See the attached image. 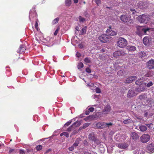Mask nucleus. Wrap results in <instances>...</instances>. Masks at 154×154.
<instances>
[{
	"label": "nucleus",
	"instance_id": "nucleus-36",
	"mask_svg": "<svg viewBox=\"0 0 154 154\" xmlns=\"http://www.w3.org/2000/svg\"><path fill=\"white\" fill-rule=\"evenodd\" d=\"M150 29V28H143L142 29V31L143 32L144 34H146V32L147 31H149Z\"/></svg>",
	"mask_w": 154,
	"mask_h": 154
},
{
	"label": "nucleus",
	"instance_id": "nucleus-8",
	"mask_svg": "<svg viewBox=\"0 0 154 154\" xmlns=\"http://www.w3.org/2000/svg\"><path fill=\"white\" fill-rule=\"evenodd\" d=\"M147 68L149 69H154V60L151 59L149 60L146 63Z\"/></svg>",
	"mask_w": 154,
	"mask_h": 154
},
{
	"label": "nucleus",
	"instance_id": "nucleus-19",
	"mask_svg": "<svg viewBox=\"0 0 154 154\" xmlns=\"http://www.w3.org/2000/svg\"><path fill=\"white\" fill-rule=\"evenodd\" d=\"M26 50L25 46L24 45H21L20 46L18 52L20 54L23 53Z\"/></svg>",
	"mask_w": 154,
	"mask_h": 154
},
{
	"label": "nucleus",
	"instance_id": "nucleus-10",
	"mask_svg": "<svg viewBox=\"0 0 154 154\" xmlns=\"http://www.w3.org/2000/svg\"><path fill=\"white\" fill-rule=\"evenodd\" d=\"M137 79V77L135 76H132L128 78L125 81V83H130L132 82Z\"/></svg>",
	"mask_w": 154,
	"mask_h": 154
},
{
	"label": "nucleus",
	"instance_id": "nucleus-44",
	"mask_svg": "<svg viewBox=\"0 0 154 154\" xmlns=\"http://www.w3.org/2000/svg\"><path fill=\"white\" fill-rule=\"evenodd\" d=\"M146 125L149 128H152L153 127V124L152 123H150L148 124H146Z\"/></svg>",
	"mask_w": 154,
	"mask_h": 154
},
{
	"label": "nucleus",
	"instance_id": "nucleus-64",
	"mask_svg": "<svg viewBox=\"0 0 154 154\" xmlns=\"http://www.w3.org/2000/svg\"><path fill=\"white\" fill-rule=\"evenodd\" d=\"M63 135H64V133L63 132L61 133L60 134V137H62Z\"/></svg>",
	"mask_w": 154,
	"mask_h": 154
},
{
	"label": "nucleus",
	"instance_id": "nucleus-29",
	"mask_svg": "<svg viewBox=\"0 0 154 154\" xmlns=\"http://www.w3.org/2000/svg\"><path fill=\"white\" fill-rule=\"evenodd\" d=\"M111 109V107L109 105H107L104 109V112H109Z\"/></svg>",
	"mask_w": 154,
	"mask_h": 154
},
{
	"label": "nucleus",
	"instance_id": "nucleus-63",
	"mask_svg": "<svg viewBox=\"0 0 154 154\" xmlns=\"http://www.w3.org/2000/svg\"><path fill=\"white\" fill-rule=\"evenodd\" d=\"M75 3H77L78 2V0H73Z\"/></svg>",
	"mask_w": 154,
	"mask_h": 154
},
{
	"label": "nucleus",
	"instance_id": "nucleus-58",
	"mask_svg": "<svg viewBox=\"0 0 154 154\" xmlns=\"http://www.w3.org/2000/svg\"><path fill=\"white\" fill-rule=\"evenodd\" d=\"M139 91H142L145 90L146 89L145 88H139Z\"/></svg>",
	"mask_w": 154,
	"mask_h": 154
},
{
	"label": "nucleus",
	"instance_id": "nucleus-32",
	"mask_svg": "<svg viewBox=\"0 0 154 154\" xmlns=\"http://www.w3.org/2000/svg\"><path fill=\"white\" fill-rule=\"evenodd\" d=\"M119 63L118 62V61H116V62L115 63H114V68H115V69H118L120 67L119 66L117 65Z\"/></svg>",
	"mask_w": 154,
	"mask_h": 154
},
{
	"label": "nucleus",
	"instance_id": "nucleus-7",
	"mask_svg": "<svg viewBox=\"0 0 154 154\" xmlns=\"http://www.w3.org/2000/svg\"><path fill=\"white\" fill-rule=\"evenodd\" d=\"M124 55V52L122 50L116 51L113 54V56L116 58H118Z\"/></svg>",
	"mask_w": 154,
	"mask_h": 154
},
{
	"label": "nucleus",
	"instance_id": "nucleus-35",
	"mask_svg": "<svg viewBox=\"0 0 154 154\" xmlns=\"http://www.w3.org/2000/svg\"><path fill=\"white\" fill-rule=\"evenodd\" d=\"M81 124V122L79 121H77L75 122L72 125H75L76 127H79Z\"/></svg>",
	"mask_w": 154,
	"mask_h": 154
},
{
	"label": "nucleus",
	"instance_id": "nucleus-51",
	"mask_svg": "<svg viewBox=\"0 0 154 154\" xmlns=\"http://www.w3.org/2000/svg\"><path fill=\"white\" fill-rule=\"evenodd\" d=\"M72 125L68 128L67 129V131L69 132L71 131L72 129Z\"/></svg>",
	"mask_w": 154,
	"mask_h": 154
},
{
	"label": "nucleus",
	"instance_id": "nucleus-61",
	"mask_svg": "<svg viewBox=\"0 0 154 154\" xmlns=\"http://www.w3.org/2000/svg\"><path fill=\"white\" fill-rule=\"evenodd\" d=\"M75 29L77 31H79V27L78 26H76L75 28Z\"/></svg>",
	"mask_w": 154,
	"mask_h": 154
},
{
	"label": "nucleus",
	"instance_id": "nucleus-3",
	"mask_svg": "<svg viewBox=\"0 0 154 154\" xmlns=\"http://www.w3.org/2000/svg\"><path fill=\"white\" fill-rule=\"evenodd\" d=\"M37 15L35 11V8H32L30 10L29 13V19L30 20H33L37 19Z\"/></svg>",
	"mask_w": 154,
	"mask_h": 154
},
{
	"label": "nucleus",
	"instance_id": "nucleus-56",
	"mask_svg": "<svg viewBox=\"0 0 154 154\" xmlns=\"http://www.w3.org/2000/svg\"><path fill=\"white\" fill-rule=\"evenodd\" d=\"M76 57H79L81 56V54L79 52H77L76 54Z\"/></svg>",
	"mask_w": 154,
	"mask_h": 154
},
{
	"label": "nucleus",
	"instance_id": "nucleus-24",
	"mask_svg": "<svg viewBox=\"0 0 154 154\" xmlns=\"http://www.w3.org/2000/svg\"><path fill=\"white\" fill-rule=\"evenodd\" d=\"M153 85V83L152 81H150L147 84L146 83H143L142 84V85H146V87L148 88H149L151 86H152Z\"/></svg>",
	"mask_w": 154,
	"mask_h": 154
},
{
	"label": "nucleus",
	"instance_id": "nucleus-52",
	"mask_svg": "<svg viewBox=\"0 0 154 154\" xmlns=\"http://www.w3.org/2000/svg\"><path fill=\"white\" fill-rule=\"evenodd\" d=\"M64 135L66 137H69V134L68 132H64Z\"/></svg>",
	"mask_w": 154,
	"mask_h": 154
},
{
	"label": "nucleus",
	"instance_id": "nucleus-5",
	"mask_svg": "<svg viewBox=\"0 0 154 154\" xmlns=\"http://www.w3.org/2000/svg\"><path fill=\"white\" fill-rule=\"evenodd\" d=\"M88 138L90 140L94 141L95 143L98 144L100 143L99 139L97 138L95 134L93 133L89 134L88 136Z\"/></svg>",
	"mask_w": 154,
	"mask_h": 154
},
{
	"label": "nucleus",
	"instance_id": "nucleus-27",
	"mask_svg": "<svg viewBox=\"0 0 154 154\" xmlns=\"http://www.w3.org/2000/svg\"><path fill=\"white\" fill-rule=\"evenodd\" d=\"M87 28V27L86 26H85L80 31L81 35H83L84 34L86 33V32Z\"/></svg>",
	"mask_w": 154,
	"mask_h": 154
},
{
	"label": "nucleus",
	"instance_id": "nucleus-23",
	"mask_svg": "<svg viewBox=\"0 0 154 154\" xmlns=\"http://www.w3.org/2000/svg\"><path fill=\"white\" fill-rule=\"evenodd\" d=\"M143 81V79L140 78L136 81L135 84L137 85H140L142 84Z\"/></svg>",
	"mask_w": 154,
	"mask_h": 154
},
{
	"label": "nucleus",
	"instance_id": "nucleus-21",
	"mask_svg": "<svg viewBox=\"0 0 154 154\" xmlns=\"http://www.w3.org/2000/svg\"><path fill=\"white\" fill-rule=\"evenodd\" d=\"M143 42L144 44L146 45H148L149 44V40L148 37H145L143 38Z\"/></svg>",
	"mask_w": 154,
	"mask_h": 154
},
{
	"label": "nucleus",
	"instance_id": "nucleus-41",
	"mask_svg": "<svg viewBox=\"0 0 154 154\" xmlns=\"http://www.w3.org/2000/svg\"><path fill=\"white\" fill-rule=\"evenodd\" d=\"M36 149L38 151L41 150L42 149V146L41 145H38L36 147Z\"/></svg>",
	"mask_w": 154,
	"mask_h": 154
},
{
	"label": "nucleus",
	"instance_id": "nucleus-14",
	"mask_svg": "<svg viewBox=\"0 0 154 154\" xmlns=\"http://www.w3.org/2000/svg\"><path fill=\"white\" fill-rule=\"evenodd\" d=\"M117 146L119 148L122 149H125L128 147V145L125 143H119L117 144Z\"/></svg>",
	"mask_w": 154,
	"mask_h": 154
},
{
	"label": "nucleus",
	"instance_id": "nucleus-59",
	"mask_svg": "<svg viewBox=\"0 0 154 154\" xmlns=\"http://www.w3.org/2000/svg\"><path fill=\"white\" fill-rule=\"evenodd\" d=\"M90 113V112L89 110H86L85 112V114L86 115H88Z\"/></svg>",
	"mask_w": 154,
	"mask_h": 154
},
{
	"label": "nucleus",
	"instance_id": "nucleus-33",
	"mask_svg": "<svg viewBox=\"0 0 154 154\" xmlns=\"http://www.w3.org/2000/svg\"><path fill=\"white\" fill-rule=\"evenodd\" d=\"M84 62L86 63H91V61L89 58L86 57L84 59Z\"/></svg>",
	"mask_w": 154,
	"mask_h": 154
},
{
	"label": "nucleus",
	"instance_id": "nucleus-57",
	"mask_svg": "<svg viewBox=\"0 0 154 154\" xmlns=\"http://www.w3.org/2000/svg\"><path fill=\"white\" fill-rule=\"evenodd\" d=\"M19 152L20 154H25V152L24 151V150L20 149V150Z\"/></svg>",
	"mask_w": 154,
	"mask_h": 154
},
{
	"label": "nucleus",
	"instance_id": "nucleus-11",
	"mask_svg": "<svg viewBox=\"0 0 154 154\" xmlns=\"http://www.w3.org/2000/svg\"><path fill=\"white\" fill-rule=\"evenodd\" d=\"M148 106L152 109H154V100L152 98H148L146 100Z\"/></svg>",
	"mask_w": 154,
	"mask_h": 154
},
{
	"label": "nucleus",
	"instance_id": "nucleus-12",
	"mask_svg": "<svg viewBox=\"0 0 154 154\" xmlns=\"http://www.w3.org/2000/svg\"><path fill=\"white\" fill-rule=\"evenodd\" d=\"M106 32L109 35L113 36L116 35L117 34V32L115 31L112 30L110 26L109 27V29H107Z\"/></svg>",
	"mask_w": 154,
	"mask_h": 154
},
{
	"label": "nucleus",
	"instance_id": "nucleus-46",
	"mask_svg": "<svg viewBox=\"0 0 154 154\" xmlns=\"http://www.w3.org/2000/svg\"><path fill=\"white\" fill-rule=\"evenodd\" d=\"M71 122H70V121H69V122H67L64 125V127H67L68 126H69V125L70 124Z\"/></svg>",
	"mask_w": 154,
	"mask_h": 154
},
{
	"label": "nucleus",
	"instance_id": "nucleus-37",
	"mask_svg": "<svg viewBox=\"0 0 154 154\" xmlns=\"http://www.w3.org/2000/svg\"><path fill=\"white\" fill-rule=\"evenodd\" d=\"M124 74L123 70H119L117 72V74L119 76H122Z\"/></svg>",
	"mask_w": 154,
	"mask_h": 154
},
{
	"label": "nucleus",
	"instance_id": "nucleus-42",
	"mask_svg": "<svg viewBox=\"0 0 154 154\" xmlns=\"http://www.w3.org/2000/svg\"><path fill=\"white\" fill-rule=\"evenodd\" d=\"M131 11L132 12V14L134 15H137V12L135 11L134 9H131Z\"/></svg>",
	"mask_w": 154,
	"mask_h": 154
},
{
	"label": "nucleus",
	"instance_id": "nucleus-50",
	"mask_svg": "<svg viewBox=\"0 0 154 154\" xmlns=\"http://www.w3.org/2000/svg\"><path fill=\"white\" fill-rule=\"evenodd\" d=\"M105 127L107 126H111L112 125V123L111 122H109L108 123H105Z\"/></svg>",
	"mask_w": 154,
	"mask_h": 154
},
{
	"label": "nucleus",
	"instance_id": "nucleus-9",
	"mask_svg": "<svg viewBox=\"0 0 154 154\" xmlns=\"http://www.w3.org/2000/svg\"><path fill=\"white\" fill-rule=\"evenodd\" d=\"M120 19L121 21L125 23L130 22H129L130 18L128 16L126 15H122L121 16Z\"/></svg>",
	"mask_w": 154,
	"mask_h": 154
},
{
	"label": "nucleus",
	"instance_id": "nucleus-20",
	"mask_svg": "<svg viewBox=\"0 0 154 154\" xmlns=\"http://www.w3.org/2000/svg\"><path fill=\"white\" fill-rule=\"evenodd\" d=\"M147 98V95L145 94H142L139 96V99L141 100H145Z\"/></svg>",
	"mask_w": 154,
	"mask_h": 154
},
{
	"label": "nucleus",
	"instance_id": "nucleus-39",
	"mask_svg": "<svg viewBox=\"0 0 154 154\" xmlns=\"http://www.w3.org/2000/svg\"><path fill=\"white\" fill-rule=\"evenodd\" d=\"M79 19L80 22H83L85 21V19L83 18L81 16H79Z\"/></svg>",
	"mask_w": 154,
	"mask_h": 154
},
{
	"label": "nucleus",
	"instance_id": "nucleus-16",
	"mask_svg": "<svg viewBox=\"0 0 154 154\" xmlns=\"http://www.w3.org/2000/svg\"><path fill=\"white\" fill-rule=\"evenodd\" d=\"M105 123L98 122L96 124V127L98 128H103L105 127Z\"/></svg>",
	"mask_w": 154,
	"mask_h": 154
},
{
	"label": "nucleus",
	"instance_id": "nucleus-48",
	"mask_svg": "<svg viewBox=\"0 0 154 154\" xmlns=\"http://www.w3.org/2000/svg\"><path fill=\"white\" fill-rule=\"evenodd\" d=\"M85 71L88 73H90L91 72V69L88 67H87Z\"/></svg>",
	"mask_w": 154,
	"mask_h": 154
},
{
	"label": "nucleus",
	"instance_id": "nucleus-40",
	"mask_svg": "<svg viewBox=\"0 0 154 154\" xmlns=\"http://www.w3.org/2000/svg\"><path fill=\"white\" fill-rule=\"evenodd\" d=\"M90 125V124L88 123H86L84 124L83 126H82V128L83 129H85L86 128L88 127L89 125Z\"/></svg>",
	"mask_w": 154,
	"mask_h": 154
},
{
	"label": "nucleus",
	"instance_id": "nucleus-31",
	"mask_svg": "<svg viewBox=\"0 0 154 154\" xmlns=\"http://www.w3.org/2000/svg\"><path fill=\"white\" fill-rule=\"evenodd\" d=\"M79 141H80V139H79V138L77 139L75 141V143H73V145L74 147H75L77 146L79 144Z\"/></svg>",
	"mask_w": 154,
	"mask_h": 154
},
{
	"label": "nucleus",
	"instance_id": "nucleus-30",
	"mask_svg": "<svg viewBox=\"0 0 154 154\" xmlns=\"http://www.w3.org/2000/svg\"><path fill=\"white\" fill-rule=\"evenodd\" d=\"M59 20V17H57L55 19H54V20H53L52 21L51 24L52 25H54L55 24L57 23Z\"/></svg>",
	"mask_w": 154,
	"mask_h": 154
},
{
	"label": "nucleus",
	"instance_id": "nucleus-62",
	"mask_svg": "<svg viewBox=\"0 0 154 154\" xmlns=\"http://www.w3.org/2000/svg\"><path fill=\"white\" fill-rule=\"evenodd\" d=\"M14 151V149H10L9 150V152L10 153H11L12 152H13Z\"/></svg>",
	"mask_w": 154,
	"mask_h": 154
},
{
	"label": "nucleus",
	"instance_id": "nucleus-45",
	"mask_svg": "<svg viewBox=\"0 0 154 154\" xmlns=\"http://www.w3.org/2000/svg\"><path fill=\"white\" fill-rule=\"evenodd\" d=\"M140 54L141 55L140 57H143L145 56L146 54L144 52H141L140 53Z\"/></svg>",
	"mask_w": 154,
	"mask_h": 154
},
{
	"label": "nucleus",
	"instance_id": "nucleus-18",
	"mask_svg": "<svg viewBox=\"0 0 154 154\" xmlns=\"http://www.w3.org/2000/svg\"><path fill=\"white\" fill-rule=\"evenodd\" d=\"M138 7L141 9H144L146 8L145 3L142 1H140L138 3Z\"/></svg>",
	"mask_w": 154,
	"mask_h": 154
},
{
	"label": "nucleus",
	"instance_id": "nucleus-43",
	"mask_svg": "<svg viewBox=\"0 0 154 154\" xmlns=\"http://www.w3.org/2000/svg\"><path fill=\"white\" fill-rule=\"evenodd\" d=\"M60 29V28L58 26L57 27L56 30H55V32H54V35H57V34L58 33V32L59 31Z\"/></svg>",
	"mask_w": 154,
	"mask_h": 154
},
{
	"label": "nucleus",
	"instance_id": "nucleus-26",
	"mask_svg": "<svg viewBox=\"0 0 154 154\" xmlns=\"http://www.w3.org/2000/svg\"><path fill=\"white\" fill-rule=\"evenodd\" d=\"M154 72L152 71H149L145 74V76L146 77H150L153 75Z\"/></svg>",
	"mask_w": 154,
	"mask_h": 154
},
{
	"label": "nucleus",
	"instance_id": "nucleus-6",
	"mask_svg": "<svg viewBox=\"0 0 154 154\" xmlns=\"http://www.w3.org/2000/svg\"><path fill=\"white\" fill-rule=\"evenodd\" d=\"M141 141L143 143L147 142L150 139V136L148 134H144L140 137Z\"/></svg>",
	"mask_w": 154,
	"mask_h": 154
},
{
	"label": "nucleus",
	"instance_id": "nucleus-17",
	"mask_svg": "<svg viewBox=\"0 0 154 154\" xmlns=\"http://www.w3.org/2000/svg\"><path fill=\"white\" fill-rule=\"evenodd\" d=\"M126 49L129 51H134L136 49L135 47L132 45H128L126 47Z\"/></svg>",
	"mask_w": 154,
	"mask_h": 154
},
{
	"label": "nucleus",
	"instance_id": "nucleus-15",
	"mask_svg": "<svg viewBox=\"0 0 154 154\" xmlns=\"http://www.w3.org/2000/svg\"><path fill=\"white\" fill-rule=\"evenodd\" d=\"M136 95L135 92L134 90H130L129 91L127 94V97H131Z\"/></svg>",
	"mask_w": 154,
	"mask_h": 154
},
{
	"label": "nucleus",
	"instance_id": "nucleus-53",
	"mask_svg": "<svg viewBox=\"0 0 154 154\" xmlns=\"http://www.w3.org/2000/svg\"><path fill=\"white\" fill-rule=\"evenodd\" d=\"M74 146L72 145L69 148V149L70 151H72L74 150Z\"/></svg>",
	"mask_w": 154,
	"mask_h": 154
},
{
	"label": "nucleus",
	"instance_id": "nucleus-54",
	"mask_svg": "<svg viewBox=\"0 0 154 154\" xmlns=\"http://www.w3.org/2000/svg\"><path fill=\"white\" fill-rule=\"evenodd\" d=\"M37 20H38L37 19L35 21V26L36 29H37L38 24V23H37Z\"/></svg>",
	"mask_w": 154,
	"mask_h": 154
},
{
	"label": "nucleus",
	"instance_id": "nucleus-47",
	"mask_svg": "<svg viewBox=\"0 0 154 154\" xmlns=\"http://www.w3.org/2000/svg\"><path fill=\"white\" fill-rule=\"evenodd\" d=\"M97 93H100L101 92V90L99 88H97L95 89Z\"/></svg>",
	"mask_w": 154,
	"mask_h": 154
},
{
	"label": "nucleus",
	"instance_id": "nucleus-1",
	"mask_svg": "<svg viewBox=\"0 0 154 154\" xmlns=\"http://www.w3.org/2000/svg\"><path fill=\"white\" fill-rule=\"evenodd\" d=\"M138 17L139 21L141 23H146L150 19L149 16L145 14L140 15Z\"/></svg>",
	"mask_w": 154,
	"mask_h": 154
},
{
	"label": "nucleus",
	"instance_id": "nucleus-38",
	"mask_svg": "<svg viewBox=\"0 0 154 154\" xmlns=\"http://www.w3.org/2000/svg\"><path fill=\"white\" fill-rule=\"evenodd\" d=\"M84 66V65L83 63H82L80 62V63H79L78 65V68L79 69H81V68H82Z\"/></svg>",
	"mask_w": 154,
	"mask_h": 154
},
{
	"label": "nucleus",
	"instance_id": "nucleus-60",
	"mask_svg": "<svg viewBox=\"0 0 154 154\" xmlns=\"http://www.w3.org/2000/svg\"><path fill=\"white\" fill-rule=\"evenodd\" d=\"M79 46L80 48H83V45L82 43L79 44Z\"/></svg>",
	"mask_w": 154,
	"mask_h": 154
},
{
	"label": "nucleus",
	"instance_id": "nucleus-28",
	"mask_svg": "<svg viewBox=\"0 0 154 154\" xmlns=\"http://www.w3.org/2000/svg\"><path fill=\"white\" fill-rule=\"evenodd\" d=\"M132 121L130 119H127L125 120H124L123 122L125 124H128L132 122Z\"/></svg>",
	"mask_w": 154,
	"mask_h": 154
},
{
	"label": "nucleus",
	"instance_id": "nucleus-4",
	"mask_svg": "<svg viewBox=\"0 0 154 154\" xmlns=\"http://www.w3.org/2000/svg\"><path fill=\"white\" fill-rule=\"evenodd\" d=\"M110 36L106 34H102L98 37V39L103 43H106L109 39Z\"/></svg>",
	"mask_w": 154,
	"mask_h": 154
},
{
	"label": "nucleus",
	"instance_id": "nucleus-49",
	"mask_svg": "<svg viewBox=\"0 0 154 154\" xmlns=\"http://www.w3.org/2000/svg\"><path fill=\"white\" fill-rule=\"evenodd\" d=\"M95 2L98 5L100 4L101 3L100 0H95Z\"/></svg>",
	"mask_w": 154,
	"mask_h": 154
},
{
	"label": "nucleus",
	"instance_id": "nucleus-22",
	"mask_svg": "<svg viewBox=\"0 0 154 154\" xmlns=\"http://www.w3.org/2000/svg\"><path fill=\"white\" fill-rule=\"evenodd\" d=\"M147 149L149 152H151L154 149V146L152 144H150L147 147Z\"/></svg>",
	"mask_w": 154,
	"mask_h": 154
},
{
	"label": "nucleus",
	"instance_id": "nucleus-55",
	"mask_svg": "<svg viewBox=\"0 0 154 154\" xmlns=\"http://www.w3.org/2000/svg\"><path fill=\"white\" fill-rule=\"evenodd\" d=\"M94 108L93 107H90L88 109V110L89 112H93L94 111Z\"/></svg>",
	"mask_w": 154,
	"mask_h": 154
},
{
	"label": "nucleus",
	"instance_id": "nucleus-2",
	"mask_svg": "<svg viewBox=\"0 0 154 154\" xmlns=\"http://www.w3.org/2000/svg\"><path fill=\"white\" fill-rule=\"evenodd\" d=\"M127 42L124 38L120 37L117 41V46L121 48H123L125 47L127 44Z\"/></svg>",
	"mask_w": 154,
	"mask_h": 154
},
{
	"label": "nucleus",
	"instance_id": "nucleus-25",
	"mask_svg": "<svg viewBox=\"0 0 154 154\" xmlns=\"http://www.w3.org/2000/svg\"><path fill=\"white\" fill-rule=\"evenodd\" d=\"M139 129L141 131H144L146 130L147 128L146 126L144 125H141L139 127Z\"/></svg>",
	"mask_w": 154,
	"mask_h": 154
},
{
	"label": "nucleus",
	"instance_id": "nucleus-13",
	"mask_svg": "<svg viewBox=\"0 0 154 154\" xmlns=\"http://www.w3.org/2000/svg\"><path fill=\"white\" fill-rule=\"evenodd\" d=\"M131 135L132 139L134 140H136L138 139L139 137L138 134L134 132H132Z\"/></svg>",
	"mask_w": 154,
	"mask_h": 154
},
{
	"label": "nucleus",
	"instance_id": "nucleus-34",
	"mask_svg": "<svg viewBox=\"0 0 154 154\" xmlns=\"http://www.w3.org/2000/svg\"><path fill=\"white\" fill-rule=\"evenodd\" d=\"M71 0H66L65 4L67 6H70L71 4Z\"/></svg>",
	"mask_w": 154,
	"mask_h": 154
}]
</instances>
